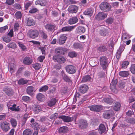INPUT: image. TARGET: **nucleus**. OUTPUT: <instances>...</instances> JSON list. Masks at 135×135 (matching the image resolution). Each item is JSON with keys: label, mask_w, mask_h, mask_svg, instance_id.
Returning a JSON list of instances; mask_svg holds the SVG:
<instances>
[{"label": "nucleus", "mask_w": 135, "mask_h": 135, "mask_svg": "<svg viewBox=\"0 0 135 135\" xmlns=\"http://www.w3.org/2000/svg\"><path fill=\"white\" fill-rule=\"evenodd\" d=\"M100 9L105 11H109L111 8V6L109 3L107 2H103L100 4Z\"/></svg>", "instance_id": "f257e3e1"}, {"label": "nucleus", "mask_w": 135, "mask_h": 135, "mask_svg": "<svg viewBox=\"0 0 135 135\" xmlns=\"http://www.w3.org/2000/svg\"><path fill=\"white\" fill-rule=\"evenodd\" d=\"M28 34L30 37L34 39L38 37L39 35V32L37 30H31L29 31Z\"/></svg>", "instance_id": "f03ea898"}, {"label": "nucleus", "mask_w": 135, "mask_h": 135, "mask_svg": "<svg viewBox=\"0 0 135 135\" xmlns=\"http://www.w3.org/2000/svg\"><path fill=\"white\" fill-rule=\"evenodd\" d=\"M100 64L103 69H105L107 66V60L105 56H102L100 57Z\"/></svg>", "instance_id": "7ed1b4c3"}, {"label": "nucleus", "mask_w": 135, "mask_h": 135, "mask_svg": "<svg viewBox=\"0 0 135 135\" xmlns=\"http://www.w3.org/2000/svg\"><path fill=\"white\" fill-rule=\"evenodd\" d=\"M53 59L55 62H57L59 63H63L65 62L66 60L64 57L59 55L54 56Z\"/></svg>", "instance_id": "20e7f679"}, {"label": "nucleus", "mask_w": 135, "mask_h": 135, "mask_svg": "<svg viewBox=\"0 0 135 135\" xmlns=\"http://www.w3.org/2000/svg\"><path fill=\"white\" fill-rule=\"evenodd\" d=\"M88 107L91 110L97 112H99L103 109V107L102 105H91Z\"/></svg>", "instance_id": "39448f33"}, {"label": "nucleus", "mask_w": 135, "mask_h": 135, "mask_svg": "<svg viewBox=\"0 0 135 135\" xmlns=\"http://www.w3.org/2000/svg\"><path fill=\"white\" fill-rule=\"evenodd\" d=\"M113 115V112L112 110H107L104 112L103 115V117L106 119H109Z\"/></svg>", "instance_id": "423d86ee"}, {"label": "nucleus", "mask_w": 135, "mask_h": 135, "mask_svg": "<svg viewBox=\"0 0 135 135\" xmlns=\"http://www.w3.org/2000/svg\"><path fill=\"white\" fill-rule=\"evenodd\" d=\"M66 72L70 74L75 73L76 71V68L72 65H68L66 67Z\"/></svg>", "instance_id": "0eeeda50"}, {"label": "nucleus", "mask_w": 135, "mask_h": 135, "mask_svg": "<svg viewBox=\"0 0 135 135\" xmlns=\"http://www.w3.org/2000/svg\"><path fill=\"white\" fill-rule=\"evenodd\" d=\"M12 101H10L7 104V106L8 109H10L12 111H14L16 112H17L19 110L18 108H16V105L15 104H13L12 103Z\"/></svg>", "instance_id": "6e6552de"}, {"label": "nucleus", "mask_w": 135, "mask_h": 135, "mask_svg": "<svg viewBox=\"0 0 135 135\" xmlns=\"http://www.w3.org/2000/svg\"><path fill=\"white\" fill-rule=\"evenodd\" d=\"M2 129L5 132H7L10 129L9 124L6 121L3 122L1 124Z\"/></svg>", "instance_id": "1a4fd4ad"}, {"label": "nucleus", "mask_w": 135, "mask_h": 135, "mask_svg": "<svg viewBox=\"0 0 135 135\" xmlns=\"http://www.w3.org/2000/svg\"><path fill=\"white\" fill-rule=\"evenodd\" d=\"M66 37L63 35H60L58 38L57 43L60 45H62L64 43L66 39Z\"/></svg>", "instance_id": "9d476101"}, {"label": "nucleus", "mask_w": 135, "mask_h": 135, "mask_svg": "<svg viewBox=\"0 0 135 135\" xmlns=\"http://www.w3.org/2000/svg\"><path fill=\"white\" fill-rule=\"evenodd\" d=\"M78 125L80 128L83 129L86 127L87 123L86 120L81 119L79 121Z\"/></svg>", "instance_id": "9b49d317"}, {"label": "nucleus", "mask_w": 135, "mask_h": 135, "mask_svg": "<svg viewBox=\"0 0 135 135\" xmlns=\"http://www.w3.org/2000/svg\"><path fill=\"white\" fill-rule=\"evenodd\" d=\"M107 16V15L103 12H99L96 16L95 18L97 19L100 20L104 19Z\"/></svg>", "instance_id": "f8f14e48"}, {"label": "nucleus", "mask_w": 135, "mask_h": 135, "mask_svg": "<svg viewBox=\"0 0 135 135\" xmlns=\"http://www.w3.org/2000/svg\"><path fill=\"white\" fill-rule=\"evenodd\" d=\"M4 92L8 95H12L14 92L11 88H5L3 89Z\"/></svg>", "instance_id": "ddd939ff"}, {"label": "nucleus", "mask_w": 135, "mask_h": 135, "mask_svg": "<svg viewBox=\"0 0 135 135\" xmlns=\"http://www.w3.org/2000/svg\"><path fill=\"white\" fill-rule=\"evenodd\" d=\"M78 7L75 5L70 6L68 9L69 12L70 13H76L77 12Z\"/></svg>", "instance_id": "4468645a"}, {"label": "nucleus", "mask_w": 135, "mask_h": 135, "mask_svg": "<svg viewBox=\"0 0 135 135\" xmlns=\"http://www.w3.org/2000/svg\"><path fill=\"white\" fill-rule=\"evenodd\" d=\"M88 89V86L87 85H83L80 86L79 91L81 93H84L87 91Z\"/></svg>", "instance_id": "2eb2a0df"}, {"label": "nucleus", "mask_w": 135, "mask_h": 135, "mask_svg": "<svg viewBox=\"0 0 135 135\" xmlns=\"http://www.w3.org/2000/svg\"><path fill=\"white\" fill-rule=\"evenodd\" d=\"M36 89L32 86H29L27 88L26 92L28 94L31 95H33V92H35Z\"/></svg>", "instance_id": "dca6fc26"}, {"label": "nucleus", "mask_w": 135, "mask_h": 135, "mask_svg": "<svg viewBox=\"0 0 135 135\" xmlns=\"http://www.w3.org/2000/svg\"><path fill=\"white\" fill-rule=\"evenodd\" d=\"M44 27L45 29L48 31H52L54 30L55 27L54 25L50 24L45 25Z\"/></svg>", "instance_id": "f3484780"}, {"label": "nucleus", "mask_w": 135, "mask_h": 135, "mask_svg": "<svg viewBox=\"0 0 135 135\" xmlns=\"http://www.w3.org/2000/svg\"><path fill=\"white\" fill-rule=\"evenodd\" d=\"M59 119H62L65 122H69L71 121L72 119L68 116L62 115L59 117Z\"/></svg>", "instance_id": "a211bd4d"}, {"label": "nucleus", "mask_w": 135, "mask_h": 135, "mask_svg": "<svg viewBox=\"0 0 135 135\" xmlns=\"http://www.w3.org/2000/svg\"><path fill=\"white\" fill-rule=\"evenodd\" d=\"M99 127V132L102 134L106 133L108 130L106 129L105 126L103 124H100Z\"/></svg>", "instance_id": "6ab92c4d"}, {"label": "nucleus", "mask_w": 135, "mask_h": 135, "mask_svg": "<svg viewBox=\"0 0 135 135\" xmlns=\"http://www.w3.org/2000/svg\"><path fill=\"white\" fill-rule=\"evenodd\" d=\"M78 21V19L76 17H73L68 20V23L70 25L74 24Z\"/></svg>", "instance_id": "aec40b11"}, {"label": "nucleus", "mask_w": 135, "mask_h": 135, "mask_svg": "<svg viewBox=\"0 0 135 135\" xmlns=\"http://www.w3.org/2000/svg\"><path fill=\"white\" fill-rule=\"evenodd\" d=\"M90 64H91V65L92 66H96L97 64H99V62L97 59L96 58H92L89 61Z\"/></svg>", "instance_id": "412c9836"}, {"label": "nucleus", "mask_w": 135, "mask_h": 135, "mask_svg": "<svg viewBox=\"0 0 135 135\" xmlns=\"http://www.w3.org/2000/svg\"><path fill=\"white\" fill-rule=\"evenodd\" d=\"M32 59L29 57H25L23 60V62L24 64L29 65L31 64L32 62Z\"/></svg>", "instance_id": "4be33fe9"}, {"label": "nucleus", "mask_w": 135, "mask_h": 135, "mask_svg": "<svg viewBox=\"0 0 135 135\" xmlns=\"http://www.w3.org/2000/svg\"><path fill=\"white\" fill-rule=\"evenodd\" d=\"M77 33L79 34H81L84 33L85 31V28L82 26L78 27L76 29Z\"/></svg>", "instance_id": "5701e85b"}, {"label": "nucleus", "mask_w": 135, "mask_h": 135, "mask_svg": "<svg viewBox=\"0 0 135 135\" xmlns=\"http://www.w3.org/2000/svg\"><path fill=\"white\" fill-rule=\"evenodd\" d=\"M75 27V26H66L62 28L61 30L62 31L70 32L73 30Z\"/></svg>", "instance_id": "b1692460"}, {"label": "nucleus", "mask_w": 135, "mask_h": 135, "mask_svg": "<svg viewBox=\"0 0 135 135\" xmlns=\"http://www.w3.org/2000/svg\"><path fill=\"white\" fill-rule=\"evenodd\" d=\"M83 13L85 15H88L91 16L93 14V11L91 8H89L85 10Z\"/></svg>", "instance_id": "393cba45"}, {"label": "nucleus", "mask_w": 135, "mask_h": 135, "mask_svg": "<svg viewBox=\"0 0 135 135\" xmlns=\"http://www.w3.org/2000/svg\"><path fill=\"white\" fill-rule=\"evenodd\" d=\"M99 34L102 36H105L108 35V32L107 29L103 28L100 30Z\"/></svg>", "instance_id": "a878e982"}, {"label": "nucleus", "mask_w": 135, "mask_h": 135, "mask_svg": "<svg viewBox=\"0 0 135 135\" xmlns=\"http://www.w3.org/2000/svg\"><path fill=\"white\" fill-rule=\"evenodd\" d=\"M27 25L28 26H32L34 25L35 24V21L32 19L28 18L27 21Z\"/></svg>", "instance_id": "bb28decb"}, {"label": "nucleus", "mask_w": 135, "mask_h": 135, "mask_svg": "<svg viewBox=\"0 0 135 135\" xmlns=\"http://www.w3.org/2000/svg\"><path fill=\"white\" fill-rule=\"evenodd\" d=\"M56 101V100L55 98H52L48 101V105L49 107H52L55 104Z\"/></svg>", "instance_id": "cd10ccee"}, {"label": "nucleus", "mask_w": 135, "mask_h": 135, "mask_svg": "<svg viewBox=\"0 0 135 135\" xmlns=\"http://www.w3.org/2000/svg\"><path fill=\"white\" fill-rule=\"evenodd\" d=\"M117 79L114 80L113 79L112 82L111 83L110 87V89L112 90H113L114 89H115V85L117 83Z\"/></svg>", "instance_id": "c85d7f7f"}, {"label": "nucleus", "mask_w": 135, "mask_h": 135, "mask_svg": "<svg viewBox=\"0 0 135 135\" xmlns=\"http://www.w3.org/2000/svg\"><path fill=\"white\" fill-rule=\"evenodd\" d=\"M34 113L35 114H38L41 110V108L39 105H36L33 108Z\"/></svg>", "instance_id": "c756f323"}, {"label": "nucleus", "mask_w": 135, "mask_h": 135, "mask_svg": "<svg viewBox=\"0 0 135 135\" xmlns=\"http://www.w3.org/2000/svg\"><path fill=\"white\" fill-rule=\"evenodd\" d=\"M30 117V116L28 113H26L25 114L22 120V124L23 125H24L25 124L27 119Z\"/></svg>", "instance_id": "7c9ffc66"}, {"label": "nucleus", "mask_w": 135, "mask_h": 135, "mask_svg": "<svg viewBox=\"0 0 135 135\" xmlns=\"http://www.w3.org/2000/svg\"><path fill=\"white\" fill-rule=\"evenodd\" d=\"M36 5L40 4L42 6H44L46 5V3L45 0H38L35 2Z\"/></svg>", "instance_id": "2f4dec72"}, {"label": "nucleus", "mask_w": 135, "mask_h": 135, "mask_svg": "<svg viewBox=\"0 0 135 135\" xmlns=\"http://www.w3.org/2000/svg\"><path fill=\"white\" fill-rule=\"evenodd\" d=\"M91 79V78L90 75H87L83 76L82 79L81 81L85 83L90 81Z\"/></svg>", "instance_id": "473e14b6"}, {"label": "nucleus", "mask_w": 135, "mask_h": 135, "mask_svg": "<svg viewBox=\"0 0 135 135\" xmlns=\"http://www.w3.org/2000/svg\"><path fill=\"white\" fill-rule=\"evenodd\" d=\"M128 71H120L119 73V76L123 77H127L129 75Z\"/></svg>", "instance_id": "72a5a7b5"}, {"label": "nucleus", "mask_w": 135, "mask_h": 135, "mask_svg": "<svg viewBox=\"0 0 135 135\" xmlns=\"http://www.w3.org/2000/svg\"><path fill=\"white\" fill-rule=\"evenodd\" d=\"M11 125L13 127H15L17 125V122L16 120L13 118H11L10 120Z\"/></svg>", "instance_id": "f704fd0d"}, {"label": "nucleus", "mask_w": 135, "mask_h": 135, "mask_svg": "<svg viewBox=\"0 0 135 135\" xmlns=\"http://www.w3.org/2000/svg\"><path fill=\"white\" fill-rule=\"evenodd\" d=\"M63 48L62 47H58L55 50V52L58 54H64Z\"/></svg>", "instance_id": "c9c22d12"}, {"label": "nucleus", "mask_w": 135, "mask_h": 135, "mask_svg": "<svg viewBox=\"0 0 135 135\" xmlns=\"http://www.w3.org/2000/svg\"><path fill=\"white\" fill-rule=\"evenodd\" d=\"M40 31V34L42 38L44 40L46 39L47 37V35L46 33L42 30Z\"/></svg>", "instance_id": "e433bc0d"}, {"label": "nucleus", "mask_w": 135, "mask_h": 135, "mask_svg": "<svg viewBox=\"0 0 135 135\" xmlns=\"http://www.w3.org/2000/svg\"><path fill=\"white\" fill-rule=\"evenodd\" d=\"M9 71L10 72L12 73L15 69V65L13 63H11L9 64Z\"/></svg>", "instance_id": "4c0bfd02"}, {"label": "nucleus", "mask_w": 135, "mask_h": 135, "mask_svg": "<svg viewBox=\"0 0 135 135\" xmlns=\"http://www.w3.org/2000/svg\"><path fill=\"white\" fill-rule=\"evenodd\" d=\"M32 132L30 129H27L25 130L23 132V135H31Z\"/></svg>", "instance_id": "58836bf2"}, {"label": "nucleus", "mask_w": 135, "mask_h": 135, "mask_svg": "<svg viewBox=\"0 0 135 135\" xmlns=\"http://www.w3.org/2000/svg\"><path fill=\"white\" fill-rule=\"evenodd\" d=\"M68 131V128L66 127H61L59 129V132L65 133Z\"/></svg>", "instance_id": "ea45409f"}, {"label": "nucleus", "mask_w": 135, "mask_h": 135, "mask_svg": "<svg viewBox=\"0 0 135 135\" xmlns=\"http://www.w3.org/2000/svg\"><path fill=\"white\" fill-rule=\"evenodd\" d=\"M36 97L38 100L41 101H43L45 99L44 95L41 93L38 94L37 95Z\"/></svg>", "instance_id": "a19ab883"}, {"label": "nucleus", "mask_w": 135, "mask_h": 135, "mask_svg": "<svg viewBox=\"0 0 135 135\" xmlns=\"http://www.w3.org/2000/svg\"><path fill=\"white\" fill-rule=\"evenodd\" d=\"M62 77L63 80L66 82H70L71 81L70 77L67 76L65 74H63Z\"/></svg>", "instance_id": "79ce46f5"}, {"label": "nucleus", "mask_w": 135, "mask_h": 135, "mask_svg": "<svg viewBox=\"0 0 135 135\" xmlns=\"http://www.w3.org/2000/svg\"><path fill=\"white\" fill-rule=\"evenodd\" d=\"M28 80L26 79L22 78L20 79L18 82V84L20 85H23L27 83Z\"/></svg>", "instance_id": "37998d69"}, {"label": "nucleus", "mask_w": 135, "mask_h": 135, "mask_svg": "<svg viewBox=\"0 0 135 135\" xmlns=\"http://www.w3.org/2000/svg\"><path fill=\"white\" fill-rule=\"evenodd\" d=\"M98 50L100 52H104L107 50V48L106 46L102 45L100 46L98 48Z\"/></svg>", "instance_id": "c03bdc74"}, {"label": "nucleus", "mask_w": 135, "mask_h": 135, "mask_svg": "<svg viewBox=\"0 0 135 135\" xmlns=\"http://www.w3.org/2000/svg\"><path fill=\"white\" fill-rule=\"evenodd\" d=\"M7 46L8 48L13 49H15L17 48V45L14 42L8 44L7 45Z\"/></svg>", "instance_id": "a18cd8bd"}, {"label": "nucleus", "mask_w": 135, "mask_h": 135, "mask_svg": "<svg viewBox=\"0 0 135 135\" xmlns=\"http://www.w3.org/2000/svg\"><path fill=\"white\" fill-rule=\"evenodd\" d=\"M122 47H120L117 52L116 57L117 59H119L120 58L121 54L123 50V49H122Z\"/></svg>", "instance_id": "49530a36"}, {"label": "nucleus", "mask_w": 135, "mask_h": 135, "mask_svg": "<svg viewBox=\"0 0 135 135\" xmlns=\"http://www.w3.org/2000/svg\"><path fill=\"white\" fill-rule=\"evenodd\" d=\"M129 64V62L128 61H123L121 64L122 68L124 69L126 68Z\"/></svg>", "instance_id": "de8ad7c7"}, {"label": "nucleus", "mask_w": 135, "mask_h": 135, "mask_svg": "<svg viewBox=\"0 0 135 135\" xmlns=\"http://www.w3.org/2000/svg\"><path fill=\"white\" fill-rule=\"evenodd\" d=\"M73 46L75 49H80L83 47L82 45L81 44L78 43H76L74 44Z\"/></svg>", "instance_id": "09e8293b"}, {"label": "nucleus", "mask_w": 135, "mask_h": 135, "mask_svg": "<svg viewBox=\"0 0 135 135\" xmlns=\"http://www.w3.org/2000/svg\"><path fill=\"white\" fill-rule=\"evenodd\" d=\"M30 122L32 123L31 125L32 127H37L38 126V124L35 121V119L33 118L31 119Z\"/></svg>", "instance_id": "8fccbe9b"}, {"label": "nucleus", "mask_w": 135, "mask_h": 135, "mask_svg": "<svg viewBox=\"0 0 135 135\" xmlns=\"http://www.w3.org/2000/svg\"><path fill=\"white\" fill-rule=\"evenodd\" d=\"M32 2L28 1V2H25L24 4V7L26 10H27L28 8L30 7L32 4Z\"/></svg>", "instance_id": "3c124183"}, {"label": "nucleus", "mask_w": 135, "mask_h": 135, "mask_svg": "<svg viewBox=\"0 0 135 135\" xmlns=\"http://www.w3.org/2000/svg\"><path fill=\"white\" fill-rule=\"evenodd\" d=\"M77 55V54L75 51H71L69 52L68 54L69 56L71 58H73L76 57Z\"/></svg>", "instance_id": "603ef678"}, {"label": "nucleus", "mask_w": 135, "mask_h": 135, "mask_svg": "<svg viewBox=\"0 0 135 135\" xmlns=\"http://www.w3.org/2000/svg\"><path fill=\"white\" fill-rule=\"evenodd\" d=\"M48 88V87L46 85H44L40 88L39 90L40 92L46 91Z\"/></svg>", "instance_id": "864d4df0"}, {"label": "nucleus", "mask_w": 135, "mask_h": 135, "mask_svg": "<svg viewBox=\"0 0 135 135\" xmlns=\"http://www.w3.org/2000/svg\"><path fill=\"white\" fill-rule=\"evenodd\" d=\"M22 99L23 100L26 102H28L31 100V99L30 97L26 96H24L22 97Z\"/></svg>", "instance_id": "5fc2aeb1"}, {"label": "nucleus", "mask_w": 135, "mask_h": 135, "mask_svg": "<svg viewBox=\"0 0 135 135\" xmlns=\"http://www.w3.org/2000/svg\"><path fill=\"white\" fill-rule=\"evenodd\" d=\"M18 44L20 47L24 51L26 49V46L24 45L22 42H18Z\"/></svg>", "instance_id": "6e6d98bb"}, {"label": "nucleus", "mask_w": 135, "mask_h": 135, "mask_svg": "<svg viewBox=\"0 0 135 135\" xmlns=\"http://www.w3.org/2000/svg\"><path fill=\"white\" fill-rule=\"evenodd\" d=\"M104 101L108 104H110L113 103V100L111 98H105L104 99Z\"/></svg>", "instance_id": "4d7b16f0"}, {"label": "nucleus", "mask_w": 135, "mask_h": 135, "mask_svg": "<svg viewBox=\"0 0 135 135\" xmlns=\"http://www.w3.org/2000/svg\"><path fill=\"white\" fill-rule=\"evenodd\" d=\"M2 38L3 41L7 43L9 42L11 40V38L8 36L4 37Z\"/></svg>", "instance_id": "13d9d810"}, {"label": "nucleus", "mask_w": 135, "mask_h": 135, "mask_svg": "<svg viewBox=\"0 0 135 135\" xmlns=\"http://www.w3.org/2000/svg\"><path fill=\"white\" fill-rule=\"evenodd\" d=\"M130 70L132 73L135 74V64H133L131 65Z\"/></svg>", "instance_id": "bf43d9fd"}, {"label": "nucleus", "mask_w": 135, "mask_h": 135, "mask_svg": "<svg viewBox=\"0 0 135 135\" xmlns=\"http://www.w3.org/2000/svg\"><path fill=\"white\" fill-rule=\"evenodd\" d=\"M115 104V105L114 107V109L116 111H117L119 109L121 105L119 103H117Z\"/></svg>", "instance_id": "052dcab7"}, {"label": "nucleus", "mask_w": 135, "mask_h": 135, "mask_svg": "<svg viewBox=\"0 0 135 135\" xmlns=\"http://www.w3.org/2000/svg\"><path fill=\"white\" fill-rule=\"evenodd\" d=\"M8 27L7 26H5L3 27L0 28V33H4L6 30H7Z\"/></svg>", "instance_id": "680f3d73"}, {"label": "nucleus", "mask_w": 135, "mask_h": 135, "mask_svg": "<svg viewBox=\"0 0 135 135\" xmlns=\"http://www.w3.org/2000/svg\"><path fill=\"white\" fill-rule=\"evenodd\" d=\"M130 37V36L127 34H123L122 36V38L123 40H128Z\"/></svg>", "instance_id": "e2e57ef3"}, {"label": "nucleus", "mask_w": 135, "mask_h": 135, "mask_svg": "<svg viewBox=\"0 0 135 135\" xmlns=\"http://www.w3.org/2000/svg\"><path fill=\"white\" fill-rule=\"evenodd\" d=\"M33 67L36 70L39 69L41 66V65L39 63H36L33 65Z\"/></svg>", "instance_id": "0e129e2a"}, {"label": "nucleus", "mask_w": 135, "mask_h": 135, "mask_svg": "<svg viewBox=\"0 0 135 135\" xmlns=\"http://www.w3.org/2000/svg\"><path fill=\"white\" fill-rule=\"evenodd\" d=\"M38 11V9L36 8H32L29 11V12L30 13H35Z\"/></svg>", "instance_id": "69168bd1"}, {"label": "nucleus", "mask_w": 135, "mask_h": 135, "mask_svg": "<svg viewBox=\"0 0 135 135\" xmlns=\"http://www.w3.org/2000/svg\"><path fill=\"white\" fill-rule=\"evenodd\" d=\"M59 11L57 10H53L51 12L52 14L54 17H56L59 15Z\"/></svg>", "instance_id": "338daca9"}, {"label": "nucleus", "mask_w": 135, "mask_h": 135, "mask_svg": "<svg viewBox=\"0 0 135 135\" xmlns=\"http://www.w3.org/2000/svg\"><path fill=\"white\" fill-rule=\"evenodd\" d=\"M58 114L57 113L53 114L50 116V118L52 120H55L57 118Z\"/></svg>", "instance_id": "774afa93"}]
</instances>
